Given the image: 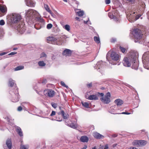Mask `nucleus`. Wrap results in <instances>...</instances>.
Returning a JSON list of instances; mask_svg holds the SVG:
<instances>
[{
    "mask_svg": "<svg viewBox=\"0 0 149 149\" xmlns=\"http://www.w3.org/2000/svg\"><path fill=\"white\" fill-rule=\"evenodd\" d=\"M15 29L21 34L23 33L26 30L24 24L22 23L21 24H16Z\"/></svg>",
    "mask_w": 149,
    "mask_h": 149,
    "instance_id": "39448f33",
    "label": "nucleus"
},
{
    "mask_svg": "<svg viewBox=\"0 0 149 149\" xmlns=\"http://www.w3.org/2000/svg\"><path fill=\"white\" fill-rule=\"evenodd\" d=\"M17 48H13V50H15L17 49Z\"/></svg>",
    "mask_w": 149,
    "mask_h": 149,
    "instance_id": "0e129e2a",
    "label": "nucleus"
},
{
    "mask_svg": "<svg viewBox=\"0 0 149 149\" xmlns=\"http://www.w3.org/2000/svg\"><path fill=\"white\" fill-rule=\"evenodd\" d=\"M127 1L129 2H130L132 3H133L135 1V0H127Z\"/></svg>",
    "mask_w": 149,
    "mask_h": 149,
    "instance_id": "4d7b16f0",
    "label": "nucleus"
},
{
    "mask_svg": "<svg viewBox=\"0 0 149 149\" xmlns=\"http://www.w3.org/2000/svg\"><path fill=\"white\" fill-rule=\"evenodd\" d=\"M22 110V108L21 106H19L18 107L17 110L19 111H20Z\"/></svg>",
    "mask_w": 149,
    "mask_h": 149,
    "instance_id": "864d4df0",
    "label": "nucleus"
},
{
    "mask_svg": "<svg viewBox=\"0 0 149 149\" xmlns=\"http://www.w3.org/2000/svg\"><path fill=\"white\" fill-rule=\"evenodd\" d=\"M133 58V59H132V61L133 64L132 66V68L135 70L137 69L138 67V64L137 62H135L136 59V57L135 55L134 54H133L132 56V58Z\"/></svg>",
    "mask_w": 149,
    "mask_h": 149,
    "instance_id": "6e6552de",
    "label": "nucleus"
},
{
    "mask_svg": "<svg viewBox=\"0 0 149 149\" xmlns=\"http://www.w3.org/2000/svg\"><path fill=\"white\" fill-rule=\"evenodd\" d=\"M52 27V25L51 24H48L47 26V28L48 29H51Z\"/></svg>",
    "mask_w": 149,
    "mask_h": 149,
    "instance_id": "a19ab883",
    "label": "nucleus"
},
{
    "mask_svg": "<svg viewBox=\"0 0 149 149\" xmlns=\"http://www.w3.org/2000/svg\"><path fill=\"white\" fill-rule=\"evenodd\" d=\"M87 86L88 87H90L92 86V84L91 83H90V84H88L87 85Z\"/></svg>",
    "mask_w": 149,
    "mask_h": 149,
    "instance_id": "5fc2aeb1",
    "label": "nucleus"
},
{
    "mask_svg": "<svg viewBox=\"0 0 149 149\" xmlns=\"http://www.w3.org/2000/svg\"><path fill=\"white\" fill-rule=\"evenodd\" d=\"M17 53L16 52H11L10 53L8 54V55H14L16 54Z\"/></svg>",
    "mask_w": 149,
    "mask_h": 149,
    "instance_id": "de8ad7c7",
    "label": "nucleus"
},
{
    "mask_svg": "<svg viewBox=\"0 0 149 149\" xmlns=\"http://www.w3.org/2000/svg\"><path fill=\"white\" fill-rule=\"evenodd\" d=\"M58 114H61L63 118L65 119H67L69 116L68 115L65 114L64 111L63 110H61L60 112L58 113Z\"/></svg>",
    "mask_w": 149,
    "mask_h": 149,
    "instance_id": "6ab92c4d",
    "label": "nucleus"
},
{
    "mask_svg": "<svg viewBox=\"0 0 149 149\" xmlns=\"http://www.w3.org/2000/svg\"><path fill=\"white\" fill-rule=\"evenodd\" d=\"M63 42V41L61 39H59L52 37V40L51 41V43L54 45H61Z\"/></svg>",
    "mask_w": 149,
    "mask_h": 149,
    "instance_id": "9d476101",
    "label": "nucleus"
},
{
    "mask_svg": "<svg viewBox=\"0 0 149 149\" xmlns=\"http://www.w3.org/2000/svg\"><path fill=\"white\" fill-rule=\"evenodd\" d=\"M88 22V21H84V23L85 24H87Z\"/></svg>",
    "mask_w": 149,
    "mask_h": 149,
    "instance_id": "338daca9",
    "label": "nucleus"
},
{
    "mask_svg": "<svg viewBox=\"0 0 149 149\" xmlns=\"http://www.w3.org/2000/svg\"><path fill=\"white\" fill-rule=\"evenodd\" d=\"M104 149H109V146L108 144H106L104 146Z\"/></svg>",
    "mask_w": 149,
    "mask_h": 149,
    "instance_id": "3c124183",
    "label": "nucleus"
},
{
    "mask_svg": "<svg viewBox=\"0 0 149 149\" xmlns=\"http://www.w3.org/2000/svg\"><path fill=\"white\" fill-rule=\"evenodd\" d=\"M38 65L40 67H44L46 65V63L43 61H40L38 63Z\"/></svg>",
    "mask_w": 149,
    "mask_h": 149,
    "instance_id": "c85d7f7f",
    "label": "nucleus"
},
{
    "mask_svg": "<svg viewBox=\"0 0 149 149\" xmlns=\"http://www.w3.org/2000/svg\"><path fill=\"white\" fill-rule=\"evenodd\" d=\"M111 136L112 137L115 138L117 136V135L116 134H113L112 135H111Z\"/></svg>",
    "mask_w": 149,
    "mask_h": 149,
    "instance_id": "6e6d98bb",
    "label": "nucleus"
},
{
    "mask_svg": "<svg viewBox=\"0 0 149 149\" xmlns=\"http://www.w3.org/2000/svg\"><path fill=\"white\" fill-rule=\"evenodd\" d=\"M26 4L27 6L33 7H34L35 5V2L32 0H27L26 1Z\"/></svg>",
    "mask_w": 149,
    "mask_h": 149,
    "instance_id": "4468645a",
    "label": "nucleus"
},
{
    "mask_svg": "<svg viewBox=\"0 0 149 149\" xmlns=\"http://www.w3.org/2000/svg\"><path fill=\"white\" fill-rule=\"evenodd\" d=\"M71 54V50L68 49H66L65 50L63 53V55H65L66 56H69Z\"/></svg>",
    "mask_w": 149,
    "mask_h": 149,
    "instance_id": "aec40b11",
    "label": "nucleus"
},
{
    "mask_svg": "<svg viewBox=\"0 0 149 149\" xmlns=\"http://www.w3.org/2000/svg\"><path fill=\"white\" fill-rule=\"evenodd\" d=\"M24 68V67L23 66H19L17 67L14 69L15 71H17L23 69Z\"/></svg>",
    "mask_w": 149,
    "mask_h": 149,
    "instance_id": "c756f323",
    "label": "nucleus"
},
{
    "mask_svg": "<svg viewBox=\"0 0 149 149\" xmlns=\"http://www.w3.org/2000/svg\"><path fill=\"white\" fill-rule=\"evenodd\" d=\"M7 8L6 6L3 5H0V11L2 13H4L6 11ZM1 14H0V17L2 16Z\"/></svg>",
    "mask_w": 149,
    "mask_h": 149,
    "instance_id": "f3484780",
    "label": "nucleus"
},
{
    "mask_svg": "<svg viewBox=\"0 0 149 149\" xmlns=\"http://www.w3.org/2000/svg\"><path fill=\"white\" fill-rule=\"evenodd\" d=\"M94 39L95 41L97 44L100 42V39L99 36H94Z\"/></svg>",
    "mask_w": 149,
    "mask_h": 149,
    "instance_id": "7c9ffc66",
    "label": "nucleus"
},
{
    "mask_svg": "<svg viewBox=\"0 0 149 149\" xmlns=\"http://www.w3.org/2000/svg\"><path fill=\"white\" fill-rule=\"evenodd\" d=\"M51 105L52 107L54 108H56V107L57 104H56L54 103H52Z\"/></svg>",
    "mask_w": 149,
    "mask_h": 149,
    "instance_id": "49530a36",
    "label": "nucleus"
},
{
    "mask_svg": "<svg viewBox=\"0 0 149 149\" xmlns=\"http://www.w3.org/2000/svg\"><path fill=\"white\" fill-rule=\"evenodd\" d=\"M46 57V54L44 52L42 53L40 55V58Z\"/></svg>",
    "mask_w": 149,
    "mask_h": 149,
    "instance_id": "ea45409f",
    "label": "nucleus"
},
{
    "mask_svg": "<svg viewBox=\"0 0 149 149\" xmlns=\"http://www.w3.org/2000/svg\"><path fill=\"white\" fill-rule=\"evenodd\" d=\"M141 15H137L136 16L135 20H137V19H139V18L141 16Z\"/></svg>",
    "mask_w": 149,
    "mask_h": 149,
    "instance_id": "09e8293b",
    "label": "nucleus"
},
{
    "mask_svg": "<svg viewBox=\"0 0 149 149\" xmlns=\"http://www.w3.org/2000/svg\"><path fill=\"white\" fill-rule=\"evenodd\" d=\"M132 34L135 38V42H140L139 41L142 39V35L141 31L139 29H134L132 31Z\"/></svg>",
    "mask_w": 149,
    "mask_h": 149,
    "instance_id": "f03ea898",
    "label": "nucleus"
},
{
    "mask_svg": "<svg viewBox=\"0 0 149 149\" xmlns=\"http://www.w3.org/2000/svg\"><path fill=\"white\" fill-rule=\"evenodd\" d=\"M104 146H102L100 147L99 149H103Z\"/></svg>",
    "mask_w": 149,
    "mask_h": 149,
    "instance_id": "e2e57ef3",
    "label": "nucleus"
},
{
    "mask_svg": "<svg viewBox=\"0 0 149 149\" xmlns=\"http://www.w3.org/2000/svg\"><path fill=\"white\" fill-rule=\"evenodd\" d=\"M133 113V112H131V113H129L127 112H123L121 113H120V114H127V115H129L131 114H132Z\"/></svg>",
    "mask_w": 149,
    "mask_h": 149,
    "instance_id": "79ce46f5",
    "label": "nucleus"
},
{
    "mask_svg": "<svg viewBox=\"0 0 149 149\" xmlns=\"http://www.w3.org/2000/svg\"><path fill=\"white\" fill-rule=\"evenodd\" d=\"M87 148V146L86 145H85L84 146L81 148V149H86Z\"/></svg>",
    "mask_w": 149,
    "mask_h": 149,
    "instance_id": "052dcab7",
    "label": "nucleus"
},
{
    "mask_svg": "<svg viewBox=\"0 0 149 149\" xmlns=\"http://www.w3.org/2000/svg\"><path fill=\"white\" fill-rule=\"evenodd\" d=\"M5 119L8 122H9V121H10V119H9V118L8 117H7L6 118H5Z\"/></svg>",
    "mask_w": 149,
    "mask_h": 149,
    "instance_id": "bf43d9fd",
    "label": "nucleus"
},
{
    "mask_svg": "<svg viewBox=\"0 0 149 149\" xmlns=\"http://www.w3.org/2000/svg\"><path fill=\"white\" fill-rule=\"evenodd\" d=\"M44 94L46 96L50 97H53L54 95L55 92L53 90L50 89H47L44 91Z\"/></svg>",
    "mask_w": 149,
    "mask_h": 149,
    "instance_id": "423d86ee",
    "label": "nucleus"
},
{
    "mask_svg": "<svg viewBox=\"0 0 149 149\" xmlns=\"http://www.w3.org/2000/svg\"><path fill=\"white\" fill-rule=\"evenodd\" d=\"M46 79H45L44 80H43V81H42V83H45V82H46Z\"/></svg>",
    "mask_w": 149,
    "mask_h": 149,
    "instance_id": "69168bd1",
    "label": "nucleus"
},
{
    "mask_svg": "<svg viewBox=\"0 0 149 149\" xmlns=\"http://www.w3.org/2000/svg\"><path fill=\"white\" fill-rule=\"evenodd\" d=\"M105 3L107 4H109L110 3V0H105Z\"/></svg>",
    "mask_w": 149,
    "mask_h": 149,
    "instance_id": "603ef678",
    "label": "nucleus"
},
{
    "mask_svg": "<svg viewBox=\"0 0 149 149\" xmlns=\"http://www.w3.org/2000/svg\"><path fill=\"white\" fill-rule=\"evenodd\" d=\"M89 100H97L98 99L97 96L96 95H90L88 98H86Z\"/></svg>",
    "mask_w": 149,
    "mask_h": 149,
    "instance_id": "4be33fe9",
    "label": "nucleus"
},
{
    "mask_svg": "<svg viewBox=\"0 0 149 149\" xmlns=\"http://www.w3.org/2000/svg\"><path fill=\"white\" fill-rule=\"evenodd\" d=\"M61 85L62 86H64V87H66V88H67L68 87V86H66V85L65 84L64 82H63V81H61Z\"/></svg>",
    "mask_w": 149,
    "mask_h": 149,
    "instance_id": "37998d69",
    "label": "nucleus"
},
{
    "mask_svg": "<svg viewBox=\"0 0 149 149\" xmlns=\"http://www.w3.org/2000/svg\"><path fill=\"white\" fill-rule=\"evenodd\" d=\"M110 93L108 92L107 93L106 95L102 97L101 99V101L104 103H109L110 101Z\"/></svg>",
    "mask_w": 149,
    "mask_h": 149,
    "instance_id": "0eeeda50",
    "label": "nucleus"
},
{
    "mask_svg": "<svg viewBox=\"0 0 149 149\" xmlns=\"http://www.w3.org/2000/svg\"><path fill=\"white\" fill-rule=\"evenodd\" d=\"M142 59L145 60L146 61H149V52H147L143 54Z\"/></svg>",
    "mask_w": 149,
    "mask_h": 149,
    "instance_id": "2eb2a0df",
    "label": "nucleus"
},
{
    "mask_svg": "<svg viewBox=\"0 0 149 149\" xmlns=\"http://www.w3.org/2000/svg\"><path fill=\"white\" fill-rule=\"evenodd\" d=\"M80 141L83 142H87L88 141V137L86 136H81L80 139Z\"/></svg>",
    "mask_w": 149,
    "mask_h": 149,
    "instance_id": "a211bd4d",
    "label": "nucleus"
},
{
    "mask_svg": "<svg viewBox=\"0 0 149 149\" xmlns=\"http://www.w3.org/2000/svg\"><path fill=\"white\" fill-rule=\"evenodd\" d=\"M139 146H143L146 144V141L144 140H139Z\"/></svg>",
    "mask_w": 149,
    "mask_h": 149,
    "instance_id": "a878e982",
    "label": "nucleus"
},
{
    "mask_svg": "<svg viewBox=\"0 0 149 149\" xmlns=\"http://www.w3.org/2000/svg\"><path fill=\"white\" fill-rule=\"evenodd\" d=\"M44 7L46 10L49 13L52 15L53 13L50 10V8L48 5L44 4Z\"/></svg>",
    "mask_w": 149,
    "mask_h": 149,
    "instance_id": "b1692460",
    "label": "nucleus"
},
{
    "mask_svg": "<svg viewBox=\"0 0 149 149\" xmlns=\"http://www.w3.org/2000/svg\"><path fill=\"white\" fill-rule=\"evenodd\" d=\"M21 19V16L18 14L13 13L11 17V21L13 22L16 24V25L22 23Z\"/></svg>",
    "mask_w": 149,
    "mask_h": 149,
    "instance_id": "7ed1b4c3",
    "label": "nucleus"
},
{
    "mask_svg": "<svg viewBox=\"0 0 149 149\" xmlns=\"http://www.w3.org/2000/svg\"><path fill=\"white\" fill-rule=\"evenodd\" d=\"M116 41V39L114 38L112 39L111 40V42H114Z\"/></svg>",
    "mask_w": 149,
    "mask_h": 149,
    "instance_id": "13d9d810",
    "label": "nucleus"
},
{
    "mask_svg": "<svg viewBox=\"0 0 149 149\" xmlns=\"http://www.w3.org/2000/svg\"><path fill=\"white\" fill-rule=\"evenodd\" d=\"M81 104L82 105L86 108H89V104L88 103L86 102H81Z\"/></svg>",
    "mask_w": 149,
    "mask_h": 149,
    "instance_id": "72a5a7b5",
    "label": "nucleus"
},
{
    "mask_svg": "<svg viewBox=\"0 0 149 149\" xmlns=\"http://www.w3.org/2000/svg\"><path fill=\"white\" fill-rule=\"evenodd\" d=\"M77 13L79 16H81L84 14V12L83 11H76Z\"/></svg>",
    "mask_w": 149,
    "mask_h": 149,
    "instance_id": "473e14b6",
    "label": "nucleus"
},
{
    "mask_svg": "<svg viewBox=\"0 0 149 149\" xmlns=\"http://www.w3.org/2000/svg\"><path fill=\"white\" fill-rule=\"evenodd\" d=\"M55 114H56L55 112L54 111H52V112L50 114V116H53L55 115Z\"/></svg>",
    "mask_w": 149,
    "mask_h": 149,
    "instance_id": "8fccbe9b",
    "label": "nucleus"
},
{
    "mask_svg": "<svg viewBox=\"0 0 149 149\" xmlns=\"http://www.w3.org/2000/svg\"><path fill=\"white\" fill-rule=\"evenodd\" d=\"M9 84L11 87H13L15 84L14 81L12 79H10L9 80Z\"/></svg>",
    "mask_w": 149,
    "mask_h": 149,
    "instance_id": "cd10ccee",
    "label": "nucleus"
},
{
    "mask_svg": "<svg viewBox=\"0 0 149 149\" xmlns=\"http://www.w3.org/2000/svg\"><path fill=\"white\" fill-rule=\"evenodd\" d=\"M63 28L68 31H69L70 30V26L68 24L65 25Z\"/></svg>",
    "mask_w": 149,
    "mask_h": 149,
    "instance_id": "f704fd0d",
    "label": "nucleus"
},
{
    "mask_svg": "<svg viewBox=\"0 0 149 149\" xmlns=\"http://www.w3.org/2000/svg\"><path fill=\"white\" fill-rule=\"evenodd\" d=\"M120 49L121 51L123 53H124L125 52V51L126 50V49L121 46L120 47Z\"/></svg>",
    "mask_w": 149,
    "mask_h": 149,
    "instance_id": "58836bf2",
    "label": "nucleus"
},
{
    "mask_svg": "<svg viewBox=\"0 0 149 149\" xmlns=\"http://www.w3.org/2000/svg\"><path fill=\"white\" fill-rule=\"evenodd\" d=\"M29 146L27 145H22L21 146L20 149H28Z\"/></svg>",
    "mask_w": 149,
    "mask_h": 149,
    "instance_id": "c9c22d12",
    "label": "nucleus"
},
{
    "mask_svg": "<svg viewBox=\"0 0 149 149\" xmlns=\"http://www.w3.org/2000/svg\"><path fill=\"white\" fill-rule=\"evenodd\" d=\"M52 37H47V40L49 42H51L52 40Z\"/></svg>",
    "mask_w": 149,
    "mask_h": 149,
    "instance_id": "a18cd8bd",
    "label": "nucleus"
},
{
    "mask_svg": "<svg viewBox=\"0 0 149 149\" xmlns=\"http://www.w3.org/2000/svg\"><path fill=\"white\" fill-rule=\"evenodd\" d=\"M139 140H134L132 144L133 146L139 147Z\"/></svg>",
    "mask_w": 149,
    "mask_h": 149,
    "instance_id": "2f4dec72",
    "label": "nucleus"
},
{
    "mask_svg": "<svg viewBox=\"0 0 149 149\" xmlns=\"http://www.w3.org/2000/svg\"><path fill=\"white\" fill-rule=\"evenodd\" d=\"M16 131L17 132L18 134L20 136H23V133L21 129L19 127H16Z\"/></svg>",
    "mask_w": 149,
    "mask_h": 149,
    "instance_id": "5701e85b",
    "label": "nucleus"
},
{
    "mask_svg": "<svg viewBox=\"0 0 149 149\" xmlns=\"http://www.w3.org/2000/svg\"><path fill=\"white\" fill-rule=\"evenodd\" d=\"M15 90V92H14L13 91H9V93L12 96V101L16 102L19 100V97L17 88H16Z\"/></svg>",
    "mask_w": 149,
    "mask_h": 149,
    "instance_id": "20e7f679",
    "label": "nucleus"
},
{
    "mask_svg": "<svg viewBox=\"0 0 149 149\" xmlns=\"http://www.w3.org/2000/svg\"><path fill=\"white\" fill-rule=\"evenodd\" d=\"M67 38H68V37H67L65 35H63L62 36H61V37H60L59 38H58L59 39H61L63 41H63L62 40V39H66Z\"/></svg>",
    "mask_w": 149,
    "mask_h": 149,
    "instance_id": "4c0bfd02",
    "label": "nucleus"
},
{
    "mask_svg": "<svg viewBox=\"0 0 149 149\" xmlns=\"http://www.w3.org/2000/svg\"><path fill=\"white\" fill-rule=\"evenodd\" d=\"M133 59V58H131V59H130V58L128 59L127 57L125 58L123 60V65L125 66L126 67H130L131 65V63L129 61V60L131 62L132 61V59Z\"/></svg>",
    "mask_w": 149,
    "mask_h": 149,
    "instance_id": "1a4fd4ad",
    "label": "nucleus"
},
{
    "mask_svg": "<svg viewBox=\"0 0 149 149\" xmlns=\"http://www.w3.org/2000/svg\"><path fill=\"white\" fill-rule=\"evenodd\" d=\"M66 125L69 127L74 129L77 128V124H74L73 123L69 124L67 123Z\"/></svg>",
    "mask_w": 149,
    "mask_h": 149,
    "instance_id": "393cba45",
    "label": "nucleus"
},
{
    "mask_svg": "<svg viewBox=\"0 0 149 149\" xmlns=\"http://www.w3.org/2000/svg\"><path fill=\"white\" fill-rule=\"evenodd\" d=\"M111 57L113 60L117 61L119 59L120 56L118 54L115 52H112L111 54Z\"/></svg>",
    "mask_w": 149,
    "mask_h": 149,
    "instance_id": "9b49d317",
    "label": "nucleus"
},
{
    "mask_svg": "<svg viewBox=\"0 0 149 149\" xmlns=\"http://www.w3.org/2000/svg\"><path fill=\"white\" fill-rule=\"evenodd\" d=\"M117 110V106H114L111 107L109 110V111L112 114H117L116 112V111Z\"/></svg>",
    "mask_w": 149,
    "mask_h": 149,
    "instance_id": "ddd939ff",
    "label": "nucleus"
},
{
    "mask_svg": "<svg viewBox=\"0 0 149 149\" xmlns=\"http://www.w3.org/2000/svg\"><path fill=\"white\" fill-rule=\"evenodd\" d=\"M129 149H136V148L135 147H131Z\"/></svg>",
    "mask_w": 149,
    "mask_h": 149,
    "instance_id": "680f3d73",
    "label": "nucleus"
},
{
    "mask_svg": "<svg viewBox=\"0 0 149 149\" xmlns=\"http://www.w3.org/2000/svg\"><path fill=\"white\" fill-rule=\"evenodd\" d=\"M93 136L95 138L97 139H100L104 137L103 136L97 132L94 133Z\"/></svg>",
    "mask_w": 149,
    "mask_h": 149,
    "instance_id": "dca6fc26",
    "label": "nucleus"
},
{
    "mask_svg": "<svg viewBox=\"0 0 149 149\" xmlns=\"http://www.w3.org/2000/svg\"><path fill=\"white\" fill-rule=\"evenodd\" d=\"M115 102L117 106H120L123 104V102L120 99H117L115 101Z\"/></svg>",
    "mask_w": 149,
    "mask_h": 149,
    "instance_id": "412c9836",
    "label": "nucleus"
},
{
    "mask_svg": "<svg viewBox=\"0 0 149 149\" xmlns=\"http://www.w3.org/2000/svg\"><path fill=\"white\" fill-rule=\"evenodd\" d=\"M5 24V22L3 20H1L0 21V25H3Z\"/></svg>",
    "mask_w": 149,
    "mask_h": 149,
    "instance_id": "c03bdc74",
    "label": "nucleus"
},
{
    "mask_svg": "<svg viewBox=\"0 0 149 149\" xmlns=\"http://www.w3.org/2000/svg\"><path fill=\"white\" fill-rule=\"evenodd\" d=\"M105 63L102 62V61H99L97 63V65L98 68L100 69V67H102L103 66L104 64H105Z\"/></svg>",
    "mask_w": 149,
    "mask_h": 149,
    "instance_id": "bb28decb",
    "label": "nucleus"
},
{
    "mask_svg": "<svg viewBox=\"0 0 149 149\" xmlns=\"http://www.w3.org/2000/svg\"><path fill=\"white\" fill-rule=\"evenodd\" d=\"M108 16L111 19L114 18V17H115L116 16H114L111 13H108Z\"/></svg>",
    "mask_w": 149,
    "mask_h": 149,
    "instance_id": "e433bc0d",
    "label": "nucleus"
},
{
    "mask_svg": "<svg viewBox=\"0 0 149 149\" xmlns=\"http://www.w3.org/2000/svg\"><path fill=\"white\" fill-rule=\"evenodd\" d=\"M92 149H97L96 147H94L92 148Z\"/></svg>",
    "mask_w": 149,
    "mask_h": 149,
    "instance_id": "774afa93",
    "label": "nucleus"
},
{
    "mask_svg": "<svg viewBox=\"0 0 149 149\" xmlns=\"http://www.w3.org/2000/svg\"><path fill=\"white\" fill-rule=\"evenodd\" d=\"M26 16L29 20H32L33 17H40L39 13L33 9H29L26 12Z\"/></svg>",
    "mask_w": 149,
    "mask_h": 149,
    "instance_id": "f257e3e1",
    "label": "nucleus"
},
{
    "mask_svg": "<svg viewBox=\"0 0 149 149\" xmlns=\"http://www.w3.org/2000/svg\"><path fill=\"white\" fill-rule=\"evenodd\" d=\"M7 147H4V149H11L12 146V143L11 139H7L6 142Z\"/></svg>",
    "mask_w": 149,
    "mask_h": 149,
    "instance_id": "f8f14e48",
    "label": "nucleus"
}]
</instances>
